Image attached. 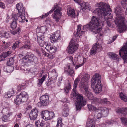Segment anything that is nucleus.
I'll return each instance as SVG.
<instances>
[{
    "mask_svg": "<svg viewBox=\"0 0 127 127\" xmlns=\"http://www.w3.org/2000/svg\"><path fill=\"white\" fill-rule=\"evenodd\" d=\"M101 21L99 18L95 16H93L91 22L88 24L84 26L81 28L82 25L80 24L77 26V31L74 35V37L71 40L68 46L67 50L69 54L74 53L78 49L79 45L74 43L75 40L77 43L83 33L89 29L94 34L98 32L101 30Z\"/></svg>",
    "mask_w": 127,
    "mask_h": 127,
    "instance_id": "1",
    "label": "nucleus"
},
{
    "mask_svg": "<svg viewBox=\"0 0 127 127\" xmlns=\"http://www.w3.org/2000/svg\"><path fill=\"white\" fill-rule=\"evenodd\" d=\"M79 80V79L77 78L74 81L73 88L72 92L73 95L75 96L76 98L75 105L76 110H80L81 107L85 106L86 104L85 101L83 100L82 95L79 94L76 91V88Z\"/></svg>",
    "mask_w": 127,
    "mask_h": 127,
    "instance_id": "2",
    "label": "nucleus"
},
{
    "mask_svg": "<svg viewBox=\"0 0 127 127\" xmlns=\"http://www.w3.org/2000/svg\"><path fill=\"white\" fill-rule=\"evenodd\" d=\"M36 33L37 36V40L38 43L41 47L45 45V49L50 53H52L55 52L57 50V48L55 46L48 43L47 41H44V36L41 34L40 28H37L36 29Z\"/></svg>",
    "mask_w": 127,
    "mask_h": 127,
    "instance_id": "3",
    "label": "nucleus"
},
{
    "mask_svg": "<svg viewBox=\"0 0 127 127\" xmlns=\"http://www.w3.org/2000/svg\"><path fill=\"white\" fill-rule=\"evenodd\" d=\"M121 9L115 8V9L116 17L115 20V24L118 27V32L120 33H122L126 30L127 27L124 22L125 18L122 14L123 10Z\"/></svg>",
    "mask_w": 127,
    "mask_h": 127,
    "instance_id": "4",
    "label": "nucleus"
},
{
    "mask_svg": "<svg viewBox=\"0 0 127 127\" xmlns=\"http://www.w3.org/2000/svg\"><path fill=\"white\" fill-rule=\"evenodd\" d=\"M90 77V75L87 74L82 76L79 86L81 88H83L84 89L86 95L89 99H92L93 98V95L91 90L89 88L88 84Z\"/></svg>",
    "mask_w": 127,
    "mask_h": 127,
    "instance_id": "5",
    "label": "nucleus"
},
{
    "mask_svg": "<svg viewBox=\"0 0 127 127\" xmlns=\"http://www.w3.org/2000/svg\"><path fill=\"white\" fill-rule=\"evenodd\" d=\"M100 78L99 74L96 73L93 76L91 81L92 87L94 88V92L97 93L100 92L102 89Z\"/></svg>",
    "mask_w": 127,
    "mask_h": 127,
    "instance_id": "6",
    "label": "nucleus"
},
{
    "mask_svg": "<svg viewBox=\"0 0 127 127\" xmlns=\"http://www.w3.org/2000/svg\"><path fill=\"white\" fill-rule=\"evenodd\" d=\"M37 61V58L34 56L33 54H31L27 55L21 59L22 66L21 67V69L25 71L27 70L26 68H24L25 66H28L31 63H36Z\"/></svg>",
    "mask_w": 127,
    "mask_h": 127,
    "instance_id": "7",
    "label": "nucleus"
},
{
    "mask_svg": "<svg viewBox=\"0 0 127 127\" xmlns=\"http://www.w3.org/2000/svg\"><path fill=\"white\" fill-rule=\"evenodd\" d=\"M68 60L74 66L76 69L82 66L86 60V58H83V57L80 55H76L73 59L71 56L67 58Z\"/></svg>",
    "mask_w": 127,
    "mask_h": 127,
    "instance_id": "8",
    "label": "nucleus"
},
{
    "mask_svg": "<svg viewBox=\"0 0 127 127\" xmlns=\"http://www.w3.org/2000/svg\"><path fill=\"white\" fill-rule=\"evenodd\" d=\"M19 12L18 13H13L12 19L13 21L18 20L19 22H24L26 19L25 8H17Z\"/></svg>",
    "mask_w": 127,
    "mask_h": 127,
    "instance_id": "9",
    "label": "nucleus"
},
{
    "mask_svg": "<svg viewBox=\"0 0 127 127\" xmlns=\"http://www.w3.org/2000/svg\"><path fill=\"white\" fill-rule=\"evenodd\" d=\"M56 9V10H55V8L52 9L49 12L39 17L41 19L43 18L48 16L49 14H51L54 11V14L52 15H53V17L56 21L58 22L62 15V12L60 8Z\"/></svg>",
    "mask_w": 127,
    "mask_h": 127,
    "instance_id": "10",
    "label": "nucleus"
},
{
    "mask_svg": "<svg viewBox=\"0 0 127 127\" xmlns=\"http://www.w3.org/2000/svg\"><path fill=\"white\" fill-rule=\"evenodd\" d=\"M28 98L27 93L23 91L17 95L16 99H14L15 103L17 105H19L21 102H26L28 100Z\"/></svg>",
    "mask_w": 127,
    "mask_h": 127,
    "instance_id": "11",
    "label": "nucleus"
},
{
    "mask_svg": "<svg viewBox=\"0 0 127 127\" xmlns=\"http://www.w3.org/2000/svg\"><path fill=\"white\" fill-rule=\"evenodd\" d=\"M99 111H98L97 114L95 115V117L97 119H100L102 117H106L108 116L109 111V108L105 107H99Z\"/></svg>",
    "mask_w": 127,
    "mask_h": 127,
    "instance_id": "12",
    "label": "nucleus"
},
{
    "mask_svg": "<svg viewBox=\"0 0 127 127\" xmlns=\"http://www.w3.org/2000/svg\"><path fill=\"white\" fill-rule=\"evenodd\" d=\"M93 12L98 14L101 16L105 17L107 14H110L111 12V8H95Z\"/></svg>",
    "mask_w": 127,
    "mask_h": 127,
    "instance_id": "13",
    "label": "nucleus"
},
{
    "mask_svg": "<svg viewBox=\"0 0 127 127\" xmlns=\"http://www.w3.org/2000/svg\"><path fill=\"white\" fill-rule=\"evenodd\" d=\"M41 117L46 120H50L55 117V114L53 112L45 110L42 111L41 114Z\"/></svg>",
    "mask_w": 127,
    "mask_h": 127,
    "instance_id": "14",
    "label": "nucleus"
},
{
    "mask_svg": "<svg viewBox=\"0 0 127 127\" xmlns=\"http://www.w3.org/2000/svg\"><path fill=\"white\" fill-rule=\"evenodd\" d=\"M119 54L121 57L122 56L125 63L127 64V41L120 50Z\"/></svg>",
    "mask_w": 127,
    "mask_h": 127,
    "instance_id": "15",
    "label": "nucleus"
},
{
    "mask_svg": "<svg viewBox=\"0 0 127 127\" xmlns=\"http://www.w3.org/2000/svg\"><path fill=\"white\" fill-rule=\"evenodd\" d=\"M93 99H91L93 100V99H94L92 101L91 104H90L87 105L90 111H94L96 114H97V113L98 112V111H99V107L97 108L94 105H96L98 103L96 101H95V98H94L93 96ZM88 98L90 99L89 98Z\"/></svg>",
    "mask_w": 127,
    "mask_h": 127,
    "instance_id": "16",
    "label": "nucleus"
},
{
    "mask_svg": "<svg viewBox=\"0 0 127 127\" xmlns=\"http://www.w3.org/2000/svg\"><path fill=\"white\" fill-rule=\"evenodd\" d=\"M61 35L60 31L57 30L51 35L50 39L53 42L58 41L61 38Z\"/></svg>",
    "mask_w": 127,
    "mask_h": 127,
    "instance_id": "17",
    "label": "nucleus"
},
{
    "mask_svg": "<svg viewBox=\"0 0 127 127\" xmlns=\"http://www.w3.org/2000/svg\"><path fill=\"white\" fill-rule=\"evenodd\" d=\"M38 115V110L36 108H34L32 110L30 113L29 116L31 120H36Z\"/></svg>",
    "mask_w": 127,
    "mask_h": 127,
    "instance_id": "18",
    "label": "nucleus"
},
{
    "mask_svg": "<svg viewBox=\"0 0 127 127\" xmlns=\"http://www.w3.org/2000/svg\"><path fill=\"white\" fill-rule=\"evenodd\" d=\"M40 100L42 104L44 105H47L49 103V97L48 95H44L40 97Z\"/></svg>",
    "mask_w": 127,
    "mask_h": 127,
    "instance_id": "19",
    "label": "nucleus"
},
{
    "mask_svg": "<svg viewBox=\"0 0 127 127\" xmlns=\"http://www.w3.org/2000/svg\"><path fill=\"white\" fill-rule=\"evenodd\" d=\"M64 105L63 107L62 115L63 116L67 117L69 115V109L67 104L64 103Z\"/></svg>",
    "mask_w": 127,
    "mask_h": 127,
    "instance_id": "20",
    "label": "nucleus"
},
{
    "mask_svg": "<svg viewBox=\"0 0 127 127\" xmlns=\"http://www.w3.org/2000/svg\"><path fill=\"white\" fill-rule=\"evenodd\" d=\"M116 111L117 113H121L124 115H127V107H118L116 109Z\"/></svg>",
    "mask_w": 127,
    "mask_h": 127,
    "instance_id": "21",
    "label": "nucleus"
},
{
    "mask_svg": "<svg viewBox=\"0 0 127 127\" xmlns=\"http://www.w3.org/2000/svg\"><path fill=\"white\" fill-rule=\"evenodd\" d=\"M95 7H101V8H110V6L108 3L101 1L95 4Z\"/></svg>",
    "mask_w": 127,
    "mask_h": 127,
    "instance_id": "22",
    "label": "nucleus"
},
{
    "mask_svg": "<svg viewBox=\"0 0 127 127\" xmlns=\"http://www.w3.org/2000/svg\"><path fill=\"white\" fill-rule=\"evenodd\" d=\"M48 75L51 76V79L54 82L56 81L58 75L55 70L53 69L52 71L49 72Z\"/></svg>",
    "mask_w": 127,
    "mask_h": 127,
    "instance_id": "23",
    "label": "nucleus"
},
{
    "mask_svg": "<svg viewBox=\"0 0 127 127\" xmlns=\"http://www.w3.org/2000/svg\"><path fill=\"white\" fill-rule=\"evenodd\" d=\"M76 3L80 4L82 8H90V6L87 2H83L81 3V0H74Z\"/></svg>",
    "mask_w": 127,
    "mask_h": 127,
    "instance_id": "24",
    "label": "nucleus"
},
{
    "mask_svg": "<svg viewBox=\"0 0 127 127\" xmlns=\"http://www.w3.org/2000/svg\"><path fill=\"white\" fill-rule=\"evenodd\" d=\"M95 101H96L98 103H100L101 104H110V102L107 100L106 98H104L103 99H98L97 98H95Z\"/></svg>",
    "mask_w": 127,
    "mask_h": 127,
    "instance_id": "25",
    "label": "nucleus"
},
{
    "mask_svg": "<svg viewBox=\"0 0 127 127\" xmlns=\"http://www.w3.org/2000/svg\"><path fill=\"white\" fill-rule=\"evenodd\" d=\"M70 66L69 65L65 68L64 70L65 72L71 76H72L74 74V71L73 69L71 68H70Z\"/></svg>",
    "mask_w": 127,
    "mask_h": 127,
    "instance_id": "26",
    "label": "nucleus"
},
{
    "mask_svg": "<svg viewBox=\"0 0 127 127\" xmlns=\"http://www.w3.org/2000/svg\"><path fill=\"white\" fill-rule=\"evenodd\" d=\"M11 53L12 51H10L2 53L0 56V61L4 60L5 58L9 55Z\"/></svg>",
    "mask_w": 127,
    "mask_h": 127,
    "instance_id": "27",
    "label": "nucleus"
},
{
    "mask_svg": "<svg viewBox=\"0 0 127 127\" xmlns=\"http://www.w3.org/2000/svg\"><path fill=\"white\" fill-rule=\"evenodd\" d=\"M93 47L98 52L101 51L102 49L101 44L98 42H96L94 44Z\"/></svg>",
    "mask_w": 127,
    "mask_h": 127,
    "instance_id": "28",
    "label": "nucleus"
},
{
    "mask_svg": "<svg viewBox=\"0 0 127 127\" xmlns=\"http://www.w3.org/2000/svg\"><path fill=\"white\" fill-rule=\"evenodd\" d=\"M95 122L94 120L88 118L86 124L87 127H95Z\"/></svg>",
    "mask_w": 127,
    "mask_h": 127,
    "instance_id": "29",
    "label": "nucleus"
},
{
    "mask_svg": "<svg viewBox=\"0 0 127 127\" xmlns=\"http://www.w3.org/2000/svg\"><path fill=\"white\" fill-rule=\"evenodd\" d=\"M14 94V91L13 89L9 90V91L6 93L4 95V97L5 98H10L12 96H13Z\"/></svg>",
    "mask_w": 127,
    "mask_h": 127,
    "instance_id": "30",
    "label": "nucleus"
},
{
    "mask_svg": "<svg viewBox=\"0 0 127 127\" xmlns=\"http://www.w3.org/2000/svg\"><path fill=\"white\" fill-rule=\"evenodd\" d=\"M67 13L69 16L75 18V15L74 10L73 8H68Z\"/></svg>",
    "mask_w": 127,
    "mask_h": 127,
    "instance_id": "31",
    "label": "nucleus"
},
{
    "mask_svg": "<svg viewBox=\"0 0 127 127\" xmlns=\"http://www.w3.org/2000/svg\"><path fill=\"white\" fill-rule=\"evenodd\" d=\"M47 77V75H43L41 79H38L37 81V85L38 87L40 86L42 84Z\"/></svg>",
    "mask_w": 127,
    "mask_h": 127,
    "instance_id": "32",
    "label": "nucleus"
},
{
    "mask_svg": "<svg viewBox=\"0 0 127 127\" xmlns=\"http://www.w3.org/2000/svg\"><path fill=\"white\" fill-rule=\"evenodd\" d=\"M119 96L120 99L125 102L127 101V95L122 92L119 94Z\"/></svg>",
    "mask_w": 127,
    "mask_h": 127,
    "instance_id": "33",
    "label": "nucleus"
},
{
    "mask_svg": "<svg viewBox=\"0 0 127 127\" xmlns=\"http://www.w3.org/2000/svg\"><path fill=\"white\" fill-rule=\"evenodd\" d=\"M108 55L114 60L118 61L120 59V58L117 57V55L114 53H109Z\"/></svg>",
    "mask_w": 127,
    "mask_h": 127,
    "instance_id": "34",
    "label": "nucleus"
},
{
    "mask_svg": "<svg viewBox=\"0 0 127 127\" xmlns=\"http://www.w3.org/2000/svg\"><path fill=\"white\" fill-rule=\"evenodd\" d=\"M41 50L42 51V52L43 55L45 56L48 57L49 58L52 59L55 56H53L52 54H49L48 53H47L45 51L43 50L42 48H41Z\"/></svg>",
    "mask_w": 127,
    "mask_h": 127,
    "instance_id": "35",
    "label": "nucleus"
},
{
    "mask_svg": "<svg viewBox=\"0 0 127 127\" xmlns=\"http://www.w3.org/2000/svg\"><path fill=\"white\" fill-rule=\"evenodd\" d=\"M71 83L70 82H69L67 85L65 86L64 88V90L65 93H68L71 88Z\"/></svg>",
    "mask_w": 127,
    "mask_h": 127,
    "instance_id": "36",
    "label": "nucleus"
},
{
    "mask_svg": "<svg viewBox=\"0 0 127 127\" xmlns=\"http://www.w3.org/2000/svg\"><path fill=\"white\" fill-rule=\"evenodd\" d=\"M35 123L36 127H43L44 125V122L43 121L40 122L39 120L37 121Z\"/></svg>",
    "mask_w": 127,
    "mask_h": 127,
    "instance_id": "37",
    "label": "nucleus"
},
{
    "mask_svg": "<svg viewBox=\"0 0 127 127\" xmlns=\"http://www.w3.org/2000/svg\"><path fill=\"white\" fill-rule=\"evenodd\" d=\"M13 67L11 66L8 65L6 67V70L7 72H11L13 70Z\"/></svg>",
    "mask_w": 127,
    "mask_h": 127,
    "instance_id": "38",
    "label": "nucleus"
},
{
    "mask_svg": "<svg viewBox=\"0 0 127 127\" xmlns=\"http://www.w3.org/2000/svg\"><path fill=\"white\" fill-rule=\"evenodd\" d=\"M31 46L30 45V44L29 43L28 44L26 43L25 45H23L22 47L20 48V49L21 50H23L24 49H30Z\"/></svg>",
    "mask_w": 127,
    "mask_h": 127,
    "instance_id": "39",
    "label": "nucleus"
},
{
    "mask_svg": "<svg viewBox=\"0 0 127 127\" xmlns=\"http://www.w3.org/2000/svg\"><path fill=\"white\" fill-rule=\"evenodd\" d=\"M11 28L12 29H15L17 26V22L16 21H13V22L11 23Z\"/></svg>",
    "mask_w": 127,
    "mask_h": 127,
    "instance_id": "40",
    "label": "nucleus"
},
{
    "mask_svg": "<svg viewBox=\"0 0 127 127\" xmlns=\"http://www.w3.org/2000/svg\"><path fill=\"white\" fill-rule=\"evenodd\" d=\"M122 123L124 125H127V119L124 117H122L120 118Z\"/></svg>",
    "mask_w": 127,
    "mask_h": 127,
    "instance_id": "41",
    "label": "nucleus"
},
{
    "mask_svg": "<svg viewBox=\"0 0 127 127\" xmlns=\"http://www.w3.org/2000/svg\"><path fill=\"white\" fill-rule=\"evenodd\" d=\"M14 64V60L13 58H11L9 59L7 62L8 65L11 66Z\"/></svg>",
    "mask_w": 127,
    "mask_h": 127,
    "instance_id": "42",
    "label": "nucleus"
},
{
    "mask_svg": "<svg viewBox=\"0 0 127 127\" xmlns=\"http://www.w3.org/2000/svg\"><path fill=\"white\" fill-rule=\"evenodd\" d=\"M57 123L56 125L57 127H62V119L61 118H58L57 119Z\"/></svg>",
    "mask_w": 127,
    "mask_h": 127,
    "instance_id": "43",
    "label": "nucleus"
},
{
    "mask_svg": "<svg viewBox=\"0 0 127 127\" xmlns=\"http://www.w3.org/2000/svg\"><path fill=\"white\" fill-rule=\"evenodd\" d=\"M21 30L20 29L18 28L16 31H12L11 32V33L13 35L16 34H19L21 32Z\"/></svg>",
    "mask_w": 127,
    "mask_h": 127,
    "instance_id": "44",
    "label": "nucleus"
},
{
    "mask_svg": "<svg viewBox=\"0 0 127 127\" xmlns=\"http://www.w3.org/2000/svg\"><path fill=\"white\" fill-rule=\"evenodd\" d=\"M97 52V51H96V50L93 47H92V48L90 50V55H94L96 54Z\"/></svg>",
    "mask_w": 127,
    "mask_h": 127,
    "instance_id": "45",
    "label": "nucleus"
},
{
    "mask_svg": "<svg viewBox=\"0 0 127 127\" xmlns=\"http://www.w3.org/2000/svg\"><path fill=\"white\" fill-rule=\"evenodd\" d=\"M41 32V34L45 33L46 31L47 27L45 26H43L40 28Z\"/></svg>",
    "mask_w": 127,
    "mask_h": 127,
    "instance_id": "46",
    "label": "nucleus"
},
{
    "mask_svg": "<svg viewBox=\"0 0 127 127\" xmlns=\"http://www.w3.org/2000/svg\"><path fill=\"white\" fill-rule=\"evenodd\" d=\"M2 45L3 47L5 49L7 48L8 47L9 45L10 44V43H7L5 44V41H3L2 42Z\"/></svg>",
    "mask_w": 127,
    "mask_h": 127,
    "instance_id": "47",
    "label": "nucleus"
},
{
    "mask_svg": "<svg viewBox=\"0 0 127 127\" xmlns=\"http://www.w3.org/2000/svg\"><path fill=\"white\" fill-rule=\"evenodd\" d=\"M20 43V42L19 41H16L12 46V49L13 50L15 49Z\"/></svg>",
    "mask_w": 127,
    "mask_h": 127,
    "instance_id": "48",
    "label": "nucleus"
},
{
    "mask_svg": "<svg viewBox=\"0 0 127 127\" xmlns=\"http://www.w3.org/2000/svg\"><path fill=\"white\" fill-rule=\"evenodd\" d=\"M2 121L4 122H7L8 121L7 116L5 115H4L2 116Z\"/></svg>",
    "mask_w": 127,
    "mask_h": 127,
    "instance_id": "49",
    "label": "nucleus"
},
{
    "mask_svg": "<svg viewBox=\"0 0 127 127\" xmlns=\"http://www.w3.org/2000/svg\"><path fill=\"white\" fill-rule=\"evenodd\" d=\"M23 7V3L21 2H19L16 5V8H22Z\"/></svg>",
    "mask_w": 127,
    "mask_h": 127,
    "instance_id": "50",
    "label": "nucleus"
},
{
    "mask_svg": "<svg viewBox=\"0 0 127 127\" xmlns=\"http://www.w3.org/2000/svg\"><path fill=\"white\" fill-rule=\"evenodd\" d=\"M10 35V33H8L6 32H5V34H4V37L6 38H7L9 37Z\"/></svg>",
    "mask_w": 127,
    "mask_h": 127,
    "instance_id": "51",
    "label": "nucleus"
},
{
    "mask_svg": "<svg viewBox=\"0 0 127 127\" xmlns=\"http://www.w3.org/2000/svg\"><path fill=\"white\" fill-rule=\"evenodd\" d=\"M117 122L114 120H111L110 121H109V123L111 125H112L113 124H117Z\"/></svg>",
    "mask_w": 127,
    "mask_h": 127,
    "instance_id": "52",
    "label": "nucleus"
},
{
    "mask_svg": "<svg viewBox=\"0 0 127 127\" xmlns=\"http://www.w3.org/2000/svg\"><path fill=\"white\" fill-rule=\"evenodd\" d=\"M23 86H19L17 87V91H19L21 90L23 88Z\"/></svg>",
    "mask_w": 127,
    "mask_h": 127,
    "instance_id": "53",
    "label": "nucleus"
},
{
    "mask_svg": "<svg viewBox=\"0 0 127 127\" xmlns=\"http://www.w3.org/2000/svg\"><path fill=\"white\" fill-rule=\"evenodd\" d=\"M126 2H123L122 0V1L121 4L123 8L126 7L127 5V4L126 3Z\"/></svg>",
    "mask_w": 127,
    "mask_h": 127,
    "instance_id": "54",
    "label": "nucleus"
},
{
    "mask_svg": "<svg viewBox=\"0 0 127 127\" xmlns=\"http://www.w3.org/2000/svg\"><path fill=\"white\" fill-rule=\"evenodd\" d=\"M37 70V69L36 68H31L30 70V72H31V73H33L35 72V71H36Z\"/></svg>",
    "mask_w": 127,
    "mask_h": 127,
    "instance_id": "55",
    "label": "nucleus"
},
{
    "mask_svg": "<svg viewBox=\"0 0 127 127\" xmlns=\"http://www.w3.org/2000/svg\"><path fill=\"white\" fill-rule=\"evenodd\" d=\"M5 32H0V37H4Z\"/></svg>",
    "mask_w": 127,
    "mask_h": 127,
    "instance_id": "56",
    "label": "nucleus"
},
{
    "mask_svg": "<svg viewBox=\"0 0 127 127\" xmlns=\"http://www.w3.org/2000/svg\"><path fill=\"white\" fill-rule=\"evenodd\" d=\"M117 35H115V36H113V37L112 38V41H111V42H109V43H112V42H113L114 41H115L116 38H117Z\"/></svg>",
    "mask_w": 127,
    "mask_h": 127,
    "instance_id": "57",
    "label": "nucleus"
},
{
    "mask_svg": "<svg viewBox=\"0 0 127 127\" xmlns=\"http://www.w3.org/2000/svg\"><path fill=\"white\" fill-rule=\"evenodd\" d=\"M5 6V4L2 2L0 1V7L1 8H4Z\"/></svg>",
    "mask_w": 127,
    "mask_h": 127,
    "instance_id": "58",
    "label": "nucleus"
},
{
    "mask_svg": "<svg viewBox=\"0 0 127 127\" xmlns=\"http://www.w3.org/2000/svg\"><path fill=\"white\" fill-rule=\"evenodd\" d=\"M22 116V114L21 113H20L19 114H18L17 115V119H20Z\"/></svg>",
    "mask_w": 127,
    "mask_h": 127,
    "instance_id": "59",
    "label": "nucleus"
},
{
    "mask_svg": "<svg viewBox=\"0 0 127 127\" xmlns=\"http://www.w3.org/2000/svg\"><path fill=\"white\" fill-rule=\"evenodd\" d=\"M107 25L109 26L110 27L111 26V22L109 20H107Z\"/></svg>",
    "mask_w": 127,
    "mask_h": 127,
    "instance_id": "60",
    "label": "nucleus"
},
{
    "mask_svg": "<svg viewBox=\"0 0 127 127\" xmlns=\"http://www.w3.org/2000/svg\"><path fill=\"white\" fill-rule=\"evenodd\" d=\"M53 8H60V7L58 6V4L56 3L54 4Z\"/></svg>",
    "mask_w": 127,
    "mask_h": 127,
    "instance_id": "61",
    "label": "nucleus"
},
{
    "mask_svg": "<svg viewBox=\"0 0 127 127\" xmlns=\"http://www.w3.org/2000/svg\"><path fill=\"white\" fill-rule=\"evenodd\" d=\"M25 127H34L31 124H29L27 125Z\"/></svg>",
    "mask_w": 127,
    "mask_h": 127,
    "instance_id": "62",
    "label": "nucleus"
},
{
    "mask_svg": "<svg viewBox=\"0 0 127 127\" xmlns=\"http://www.w3.org/2000/svg\"><path fill=\"white\" fill-rule=\"evenodd\" d=\"M10 20V18L8 16H7L6 20V22H8Z\"/></svg>",
    "mask_w": 127,
    "mask_h": 127,
    "instance_id": "63",
    "label": "nucleus"
},
{
    "mask_svg": "<svg viewBox=\"0 0 127 127\" xmlns=\"http://www.w3.org/2000/svg\"><path fill=\"white\" fill-rule=\"evenodd\" d=\"M46 22L48 23L49 25H50L52 23L50 20H46Z\"/></svg>",
    "mask_w": 127,
    "mask_h": 127,
    "instance_id": "64",
    "label": "nucleus"
}]
</instances>
